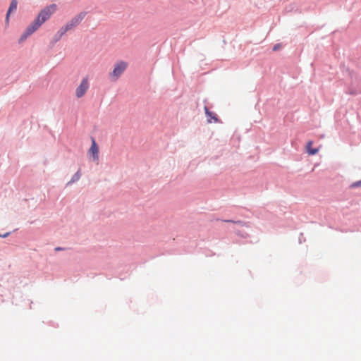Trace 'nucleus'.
Segmentation results:
<instances>
[{
    "mask_svg": "<svg viewBox=\"0 0 361 361\" xmlns=\"http://www.w3.org/2000/svg\"><path fill=\"white\" fill-rule=\"evenodd\" d=\"M361 92V90H356L352 87H350L349 90H348V93L349 94H352V95H356L358 93H360Z\"/></svg>",
    "mask_w": 361,
    "mask_h": 361,
    "instance_id": "12",
    "label": "nucleus"
},
{
    "mask_svg": "<svg viewBox=\"0 0 361 361\" xmlns=\"http://www.w3.org/2000/svg\"><path fill=\"white\" fill-rule=\"evenodd\" d=\"M67 32L65 31L64 28L62 27L60 28V30L54 35L53 37V39L51 40V43L54 44L57 42H59L61 38Z\"/></svg>",
    "mask_w": 361,
    "mask_h": 361,
    "instance_id": "7",
    "label": "nucleus"
},
{
    "mask_svg": "<svg viewBox=\"0 0 361 361\" xmlns=\"http://www.w3.org/2000/svg\"><path fill=\"white\" fill-rule=\"evenodd\" d=\"M66 249H67V248H66V247H56L54 248V250L57 252V251L66 250Z\"/></svg>",
    "mask_w": 361,
    "mask_h": 361,
    "instance_id": "15",
    "label": "nucleus"
},
{
    "mask_svg": "<svg viewBox=\"0 0 361 361\" xmlns=\"http://www.w3.org/2000/svg\"><path fill=\"white\" fill-rule=\"evenodd\" d=\"M358 187H361V180H360L355 181V182H353V183L350 185V188H358Z\"/></svg>",
    "mask_w": 361,
    "mask_h": 361,
    "instance_id": "13",
    "label": "nucleus"
},
{
    "mask_svg": "<svg viewBox=\"0 0 361 361\" xmlns=\"http://www.w3.org/2000/svg\"><path fill=\"white\" fill-rule=\"evenodd\" d=\"M302 237H303V233H300V236L299 238V243H302Z\"/></svg>",
    "mask_w": 361,
    "mask_h": 361,
    "instance_id": "17",
    "label": "nucleus"
},
{
    "mask_svg": "<svg viewBox=\"0 0 361 361\" xmlns=\"http://www.w3.org/2000/svg\"><path fill=\"white\" fill-rule=\"evenodd\" d=\"M18 6V1L17 0H11L10 3L9 8L7 11L6 16V20L8 22L9 19V16L11 13H12L13 11H16L17 9Z\"/></svg>",
    "mask_w": 361,
    "mask_h": 361,
    "instance_id": "6",
    "label": "nucleus"
},
{
    "mask_svg": "<svg viewBox=\"0 0 361 361\" xmlns=\"http://www.w3.org/2000/svg\"><path fill=\"white\" fill-rule=\"evenodd\" d=\"M237 234H238V235H241V236L244 237V235H243V234H241L240 232H237Z\"/></svg>",
    "mask_w": 361,
    "mask_h": 361,
    "instance_id": "18",
    "label": "nucleus"
},
{
    "mask_svg": "<svg viewBox=\"0 0 361 361\" xmlns=\"http://www.w3.org/2000/svg\"><path fill=\"white\" fill-rule=\"evenodd\" d=\"M80 177H81V173H80V171L78 170L76 173H75L73 174L71 180L69 182H68L67 185H71L73 183L77 182L80 178Z\"/></svg>",
    "mask_w": 361,
    "mask_h": 361,
    "instance_id": "10",
    "label": "nucleus"
},
{
    "mask_svg": "<svg viewBox=\"0 0 361 361\" xmlns=\"http://www.w3.org/2000/svg\"><path fill=\"white\" fill-rule=\"evenodd\" d=\"M89 88V83L87 78H83L80 85L76 88L75 95L78 98L82 97Z\"/></svg>",
    "mask_w": 361,
    "mask_h": 361,
    "instance_id": "5",
    "label": "nucleus"
},
{
    "mask_svg": "<svg viewBox=\"0 0 361 361\" xmlns=\"http://www.w3.org/2000/svg\"><path fill=\"white\" fill-rule=\"evenodd\" d=\"M223 221L227 222V223L235 224H238L241 226L246 225V223L243 221H234V220H231V219H226V220H223Z\"/></svg>",
    "mask_w": 361,
    "mask_h": 361,
    "instance_id": "11",
    "label": "nucleus"
},
{
    "mask_svg": "<svg viewBox=\"0 0 361 361\" xmlns=\"http://www.w3.org/2000/svg\"><path fill=\"white\" fill-rule=\"evenodd\" d=\"M128 67V63L124 61H119L114 64V69L109 73V78L111 81H116L124 73Z\"/></svg>",
    "mask_w": 361,
    "mask_h": 361,
    "instance_id": "2",
    "label": "nucleus"
},
{
    "mask_svg": "<svg viewBox=\"0 0 361 361\" xmlns=\"http://www.w3.org/2000/svg\"><path fill=\"white\" fill-rule=\"evenodd\" d=\"M204 112L207 116L210 117L211 119H213L215 122L218 121L217 116L212 111H210L207 106H204Z\"/></svg>",
    "mask_w": 361,
    "mask_h": 361,
    "instance_id": "9",
    "label": "nucleus"
},
{
    "mask_svg": "<svg viewBox=\"0 0 361 361\" xmlns=\"http://www.w3.org/2000/svg\"><path fill=\"white\" fill-rule=\"evenodd\" d=\"M312 141H309L307 143V145H306V148H307V152L310 154V155H314L316 154L317 152H318V149L317 148H312L311 146H312Z\"/></svg>",
    "mask_w": 361,
    "mask_h": 361,
    "instance_id": "8",
    "label": "nucleus"
},
{
    "mask_svg": "<svg viewBox=\"0 0 361 361\" xmlns=\"http://www.w3.org/2000/svg\"><path fill=\"white\" fill-rule=\"evenodd\" d=\"M10 234H11V233H10V232H8V233H4V234H3V235H1V237H2V238H6V237H8Z\"/></svg>",
    "mask_w": 361,
    "mask_h": 361,
    "instance_id": "16",
    "label": "nucleus"
},
{
    "mask_svg": "<svg viewBox=\"0 0 361 361\" xmlns=\"http://www.w3.org/2000/svg\"><path fill=\"white\" fill-rule=\"evenodd\" d=\"M281 47V44H276L274 45L272 50L276 51H278Z\"/></svg>",
    "mask_w": 361,
    "mask_h": 361,
    "instance_id": "14",
    "label": "nucleus"
},
{
    "mask_svg": "<svg viewBox=\"0 0 361 361\" xmlns=\"http://www.w3.org/2000/svg\"><path fill=\"white\" fill-rule=\"evenodd\" d=\"M86 16L85 12H80L78 15L73 17L70 21H68L63 27L65 31L68 32L73 29V27L78 25L81 21L84 19Z\"/></svg>",
    "mask_w": 361,
    "mask_h": 361,
    "instance_id": "3",
    "label": "nucleus"
},
{
    "mask_svg": "<svg viewBox=\"0 0 361 361\" xmlns=\"http://www.w3.org/2000/svg\"><path fill=\"white\" fill-rule=\"evenodd\" d=\"M92 140V145L88 150V154H90L92 158V161L94 162L98 163L99 162V147L95 141V139L94 137H91Z\"/></svg>",
    "mask_w": 361,
    "mask_h": 361,
    "instance_id": "4",
    "label": "nucleus"
},
{
    "mask_svg": "<svg viewBox=\"0 0 361 361\" xmlns=\"http://www.w3.org/2000/svg\"><path fill=\"white\" fill-rule=\"evenodd\" d=\"M56 6L55 4H51L44 7L42 10H41L37 18L26 27L25 31L22 33L18 39V42H23L29 36L37 30L44 22L49 19L51 14L56 10Z\"/></svg>",
    "mask_w": 361,
    "mask_h": 361,
    "instance_id": "1",
    "label": "nucleus"
}]
</instances>
